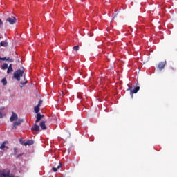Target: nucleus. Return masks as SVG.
<instances>
[{
	"mask_svg": "<svg viewBox=\"0 0 177 177\" xmlns=\"http://www.w3.org/2000/svg\"><path fill=\"white\" fill-rule=\"evenodd\" d=\"M1 26H3V22L2 21V19H0V28Z\"/></svg>",
	"mask_w": 177,
	"mask_h": 177,
	"instance_id": "obj_22",
	"label": "nucleus"
},
{
	"mask_svg": "<svg viewBox=\"0 0 177 177\" xmlns=\"http://www.w3.org/2000/svg\"><path fill=\"white\" fill-rule=\"evenodd\" d=\"M59 168H62V163H59L57 166V169H59Z\"/></svg>",
	"mask_w": 177,
	"mask_h": 177,
	"instance_id": "obj_25",
	"label": "nucleus"
},
{
	"mask_svg": "<svg viewBox=\"0 0 177 177\" xmlns=\"http://www.w3.org/2000/svg\"><path fill=\"white\" fill-rule=\"evenodd\" d=\"M64 92H63V91H61L60 93V96H62V97H63L64 96Z\"/></svg>",
	"mask_w": 177,
	"mask_h": 177,
	"instance_id": "obj_21",
	"label": "nucleus"
},
{
	"mask_svg": "<svg viewBox=\"0 0 177 177\" xmlns=\"http://www.w3.org/2000/svg\"><path fill=\"white\" fill-rule=\"evenodd\" d=\"M14 150H15V154H17V149L15 148Z\"/></svg>",
	"mask_w": 177,
	"mask_h": 177,
	"instance_id": "obj_26",
	"label": "nucleus"
},
{
	"mask_svg": "<svg viewBox=\"0 0 177 177\" xmlns=\"http://www.w3.org/2000/svg\"><path fill=\"white\" fill-rule=\"evenodd\" d=\"M22 122H23V119H18L17 120L13 122L12 126V129H17V127H20Z\"/></svg>",
	"mask_w": 177,
	"mask_h": 177,
	"instance_id": "obj_2",
	"label": "nucleus"
},
{
	"mask_svg": "<svg viewBox=\"0 0 177 177\" xmlns=\"http://www.w3.org/2000/svg\"><path fill=\"white\" fill-rule=\"evenodd\" d=\"M24 145V146H31V145H34V140H28Z\"/></svg>",
	"mask_w": 177,
	"mask_h": 177,
	"instance_id": "obj_11",
	"label": "nucleus"
},
{
	"mask_svg": "<svg viewBox=\"0 0 177 177\" xmlns=\"http://www.w3.org/2000/svg\"><path fill=\"white\" fill-rule=\"evenodd\" d=\"M41 104H42V100H39V102H38V104H37V106H39V107H41Z\"/></svg>",
	"mask_w": 177,
	"mask_h": 177,
	"instance_id": "obj_20",
	"label": "nucleus"
},
{
	"mask_svg": "<svg viewBox=\"0 0 177 177\" xmlns=\"http://www.w3.org/2000/svg\"><path fill=\"white\" fill-rule=\"evenodd\" d=\"M12 64H10L9 66L7 68V74H10V73H13V68H12Z\"/></svg>",
	"mask_w": 177,
	"mask_h": 177,
	"instance_id": "obj_13",
	"label": "nucleus"
},
{
	"mask_svg": "<svg viewBox=\"0 0 177 177\" xmlns=\"http://www.w3.org/2000/svg\"><path fill=\"white\" fill-rule=\"evenodd\" d=\"M24 80H25L24 82L21 81V85H26V84H27L28 81L26 80V75H24Z\"/></svg>",
	"mask_w": 177,
	"mask_h": 177,
	"instance_id": "obj_16",
	"label": "nucleus"
},
{
	"mask_svg": "<svg viewBox=\"0 0 177 177\" xmlns=\"http://www.w3.org/2000/svg\"><path fill=\"white\" fill-rule=\"evenodd\" d=\"M140 89V87L136 86L134 89L132 90V88L130 89V95L131 97H133V93H138L139 92V90Z\"/></svg>",
	"mask_w": 177,
	"mask_h": 177,
	"instance_id": "obj_4",
	"label": "nucleus"
},
{
	"mask_svg": "<svg viewBox=\"0 0 177 177\" xmlns=\"http://www.w3.org/2000/svg\"><path fill=\"white\" fill-rule=\"evenodd\" d=\"M53 171H54V172H57V168L53 167Z\"/></svg>",
	"mask_w": 177,
	"mask_h": 177,
	"instance_id": "obj_24",
	"label": "nucleus"
},
{
	"mask_svg": "<svg viewBox=\"0 0 177 177\" xmlns=\"http://www.w3.org/2000/svg\"><path fill=\"white\" fill-rule=\"evenodd\" d=\"M39 127L43 129V131H45L46 129V125L45 124V121L41 120L39 124Z\"/></svg>",
	"mask_w": 177,
	"mask_h": 177,
	"instance_id": "obj_9",
	"label": "nucleus"
},
{
	"mask_svg": "<svg viewBox=\"0 0 177 177\" xmlns=\"http://www.w3.org/2000/svg\"><path fill=\"white\" fill-rule=\"evenodd\" d=\"M6 21L8 22L10 24H15L17 19L15 17H8L6 19Z\"/></svg>",
	"mask_w": 177,
	"mask_h": 177,
	"instance_id": "obj_3",
	"label": "nucleus"
},
{
	"mask_svg": "<svg viewBox=\"0 0 177 177\" xmlns=\"http://www.w3.org/2000/svg\"><path fill=\"white\" fill-rule=\"evenodd\" d=\"M7 62H9L10 63H12V62H14V60H13V59H10V58H9V59H8V60H7Z\"/></svg>",
	"mask_w": 177,
	"mask_h": 177,
	"instance_id": "obj_23",
	"label": "nucleus"
},
{
	"mask_svg": "<svg viewBox=\"0 0 177 177\" xmlns=\"http://www.w3.org/2000/svg\"><path fill=\"white\" fill-rule=\"evenodd\" d=\"M0 46H3L4 48H8V46H9V44L6 41H1V42H0Z\"/></svg>",
	"mask_w": 177,
	"mask_h": 177,
	"instance_id": "obj_12",
	"label": "nucleus"
},
{
	"mask_svg": "<svg viewBox=\"0 0 177 177\" xmlns=\"http://www.w3.org/2000/svg\"><path fill=\"white\" fill-rule=\"evenodd\" d=\"M44 118V115H41V113H37L35 124H37V122H39L41 121V119Z\"/></svg>",
	"mask_w": 177,
	"mask_h": 177,
	"instance_id": "obj_8",
	"label": "nucleus"
},
{
	"mask_svg": "<svg viewBox=\"0 0 177 177\" xmlns=\"http://www.w3.org/2000/svg\"><path fill=\"white\" fill-rule=\"evenodd\" d=\"M19 118L17 117V114H16L15 112H12V114L11 117L10 118V121L11 122H13V121H17Z\"/></svg>",
	"mask_w": 177,
	"mask_h": 177,
	"instance_id": "obj_5",
	"label": "nucleus"
},
{
	"mask_svg": "<svg viewBox=\"0 0 177 177\" xmlns=\"http://www.w3.org/2000/svg\"><path fill=\"white\" fill-rule=\"evenodd\" d=\"M80 49V46H75L73 47V50H75V52H77V50H78Z\"/></svg>",
	"mask_w": 177,
	"mask_h": 177,
	"instance_id": "obj_18",
	"label": "nucleus"
},
{
	"mask_svg": "<svg viewBox=\"0 0 177 177\" xmlns=\"http://www.w3.org/2000/svg\"><path fill=\"white\" fill-rule=\"evenodd\" d=\"M20 156H21V155L19 154V155L17 156V158H19V157H20Z\"/></svg>",
	"mask_w": 177,
	"mask_h": 177,
	"instance_id": "obj_29",
	"label": "nucleus"
},
{
	"mask_svg": "<svg viewBox=\"0 0 177 177\" xmlns=\"http://www.w3.org/2000/svg\"><path fill=\"white\" fill-rule=\"evenodd\" d=\"M39 107L41 106H38V105H37L36 106H35L34 108V111L36 113V114L39 113V110H41V109H39Z\"/></svg>",
	"mask_w": 177,
	"mask_h": 177,
	"instance_id": "obj_14",
	"label": "nucleus"
},
{
	"mask_svg": "<svg viewBox=\"0 0 177 177\" xmlns=\"http://www.w3.org/2000/svg\"><path fill=\"white\" fill-rule=\"evenodd\" d=\"M8 67H9V66L8 65V64L5 63L1 66V69L6 70V68H8Z\"/></svg>",
	"mask_w": 177,
	"mask_h": 177,
	"instance_id": "obj_15",
	"label": "nucleus"
},
{
	"mask_svg": "<svg viewBox=\"0 0 177 177\" xmlns=\"http://www.w3.org/2000/svg\"><path fill=\"white\" fill-rule=\"evenodd\" d=\"M116 17H117V15H115V16L113 17V19H115Z\"/></svg>",
	"mask_w": 177,
	"mask_h": 177,
	"instance_id": "obj_28",
	"label": "nucleus"
},
{
	"mask_svg": "<svg viewBox=\"0 0 177 177\" xmlns=\"http://www.w3.org/2000/svg\"><path fill=\"white\" fill-rule=\"evenodd\" d=\"M167 64V62H161L158 65V68L160 70H164L165 66Z\"/></svg>",
	"mask_w": 177,
	"mask_h": 177,
	"instance_id": "obj_6",
	"label": "nucleus"
},
{
	"mask_svg": "<svg viewBox=\"0 0 177 177\" xmlns=\"http://www.w3.org/2000/svg\"><path fill=\"white\" fill-rule=\"evenodd\" d=\"M1 60H3V61L6 60V62H8V60H9V57H1Z\"/></svg>",
	"mask_w": 177,
	"mask_h": 177,
	"instance_id": "obj_19",
	"label": "nucleus"
},
{
	"mask_svg": "<svg viewBox=\"0 0 177 177\" xmlns=\"http://www.w3.org/2000/svg\"><path fill=\"white\" fill-rule=\"evenodd\" d=\"M1 82H2L3 85H6V84H8V82L6 81V78H3L1 80Z\"/></svg>",
	"mask_w": 177,
	"mask_h": 177,
	"instance_id": "obj_17",
	"label": "nucleus"
},
{
	"mask_svg": "<svg viewBox=\"0 0 177 177\" xmlns=\"http://www.w3.org/2000/svg\"><path fill=\"white\" fill-rule=\"evenodd\" d=\"M6 143H8V141H4V142L1 144V145L0 146V149H1V150H3L4 149H9L8 147H6Z\"/></svg>",
	"mask_w": 177,
	"mask_h": 177,
	"instance_id": "obj_10",
	"label": "nucleus"
},
{
	"mask_svg": "<svg viewBox=\"0 0 177 177\" xmlns=\"http://www.w3.org/2000/svg\"><path fill=\"white\" fill-rule=\"evenodd\" d=\"M2 57H0V60H1Z\"/></svg>",
	"mask_w": 177,
	"mask_h": 177,
	"instance_id": "obj_30",
	"label": "nucleus"
},
{
	"mask_svg": "<svg viewBox=\"0 0 177 177\" xmlns=\"http://www.w3.org/2000/svg\"><path fill=\"white\" fill-rule=\"evenodd\" d=\"M0 118H2V113L0 112Z\"/></svg>",
	"mask_w": 177,
	"mask_h": 177,
	"instance_id": "obj_27",
	"label": "nucleus"
},
{
	"mask_svg": "<svg viewBox=\"0 0 177 177\" xmlns=\"http://www.w3.org/2000/svg\"><path fill=\"white\" fill-rule=\"evenodd\" d=\"M24 75V68L21 69H18L14 72L13 78L17 80V81H20V78Z\"/></svg>",
	"mask_w": 177,
	"mask_h": 177,
	"instance_id": "obj_1",
	"label": "nucleus"
},
{
	"mask_svg": "<svg viewBox=\"0 0 177 177\" xmlns=\"http://www.w3.org/2000/svg\"><path fill=\"white\" fill-rule=\"evenodd\" d=\"M32 132H39V126L37 124H35L33 127H31Z\"/></svg>",
	"mask_w": 177,
	"mask_h": 177,
	"instance_id": "obj_7",
	"label": "nucleus"
}]
</instances>
